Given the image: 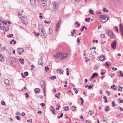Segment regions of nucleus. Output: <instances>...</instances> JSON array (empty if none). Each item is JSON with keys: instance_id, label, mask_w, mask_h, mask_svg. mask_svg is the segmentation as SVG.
I'll use <instances>...</instances> for the list:
<instances>
[{"instance_id": "nucleus-1", "label": "nucleus", "mask_w": 123, "mask_h": 123, "mask_svg": "<svg viewBox=\"0 0 123 123\" xmlns=\"http://www.w3.org/2000/svg\"><path fill=\"white\" fill-rule=\"evenodd\" d=\"M2 24L0 25V27L2 29L5 31H6L8 30L6 29L7 27L6 23L5 21L3 20L2 21Z\"/></svg>"}, {"instance_id": "nucleus-2", "label": "nucleus", "mask_w": 123, "mask_h": 123, "mask_svg": "<svg viewBox=\"0 0 123 123\" xmlns=\"http://www.w3.org/2000/svg\"><path fill=\"white\" fill-rule=\"evenodd\" d=\"M62 53L61 52L57 53L56 55L54 56V57L58 59L62 60Z\"/></svg>"}, {"instance_id": "nucleus-3", "label": "nucleus", "mask_w": 123, "mask_h": 123, "mask_svg": "<svg viewBox=\"0 0 123 123\" xmlns=\"http://www.w3.org/2000/svg\"><path fill=\"white\" fill-rule=\"evenodd\" d=\"M106 32L109 36L112 38H114L115 36L113 35V32L110 30H106Z\"/></svg>"}, {"instance_id": "nucleus-4", "label": "nucleus", "mask_w": 123, "mask_h": 123, "mask_svg": "<svg viewBox=\"0 0 123 123\" xmlns=\"http://www.w3.org/2000/svg\"><path fill=\"white\" fill-rule=\"evenodd\" d=\"M40 84L43 89V92H44L45 95V82L44 80H41L40 82Z\"/></svg>"}, {"instance_id": "nucleus-5", "label": "nucleus", "mask_w": 123, "mask_h": 123, "mask_svg": "<svg viewBox=\"0 0 123 123\" xmlns=\"http://www.w3.org/2000/svg\"><path fill=\"white\" fill-rule=\"evenodd\" d=\"M52 4L53 6V10L55 12L56 11V9L58 6V3L56 2H54L52 3Z\"/></svg>"}, {"instance_id": "nucleus-6", "label": "nucleus", "mask_w": 123, "mask_h": 123, "mask_svg": "<svg viewBox=\"0 0 123 123\" xmlns=\"http://www.w3.org/2000/svg\"><path fill=\"white\" fill-rule=\"evenodd\" d=\"M40 34L43 38H45L46 37V34L44 30H43V31H41Z\"/></svg>"}, {"instance_id": "nucleus-7", "label": "nucleus", "mask_w": 123, "mask_h": 123, "mask_svg": "<svg viewBox=\"0 0 123 123\" xmlns=\"http://www.w3.org/2000/svg\"><path fill=\"white\" fill-rule=\"evenodd\" d=\"M117 44V41L115 40H114L112 41L111 43V46L113 49L115 48Z\"/></svg>"}, {"instance_id": "nucleus-8", "label": "nucleus", "mask_w": 123, "mask_h": 123, "mask_svg": "<svg viewBox=\"0 0 123 123\" xmlns=\"http://www.w3.org/2000/svg\"><path fill=\"white\" fill-rule=\"evenodd\" d=\"M17 51L18 54L19 55H21L23 53L24 51L23 49L21 48H18L17 49Z\"/></svg>"}, {"instance_id": "nucleus-9", "label": "nucleus", "mask_w": 123, "mask_h": 123, "mask_svg": "<svg viewBox=\"0 0 123 123\" xmlns=\"http://www.w3.org/2000/svg\"><path fill=\"white\" fill-rule=\"evenodd\" d=\"M43 59L42 56H41L40 58L39 59L38 62V64L39 65H41V66H43V63L42 62V60Z\"/></svg>"}, {"instance_id": "nucleus-10", "label": "nucleus", "mask_w": 123, "mask_h": 123, "mask_svg": "<svg viewBox=\"0 0 123 123\" xmlns=\"http://www.w3.org/2000/svg\"><path fill=\"white\" fill-rule=\"evenodd\" d=\"M38 29L40 31H43V30H44V29L43 28V27L42 25L41 24H40L38 25Z\"/></svg>"}, {"instance_id": "nucleus-11", "label": "nucleus", "mask_w": 123, "mask_h": 123, "mask_svg": "<svg viewBox=\"0 0 123 123\" xmlns=\"http://www.w3.org/2000/svg\"><path fill=\"white\" fill-rule=\"evenodd\" d=\"M115 5L117 6H119L120 5V0H114Z\"/></svg>"}, {"instance_id": "nucleus-12", "label": "nucleus", "mask_w": 123, "mask_h": 123, "mask_svg": "<svg viewBox=\"0 0 123 123\" xmlns=\"http://www.w3.org/2000/svg\"><path fill=\"white\" fill-rule=\"evenodd\" d=\"M106 16L105 15H101L100 17V19L101 21H102L103 19L105 20Z\"/></svg>"}, {"instance_id": "nucleus-13", "label": "nucleus", "mask_w": 123, "mask_h": 123, "mask_svg": "<svg viewBox=\"0 0 123 123\" xmlns=\"http://www.w3.org/2000/svg\"><path fill=\"white\" fill-rule=\"evenodd\" d=\"M50 108L51 109V111L52 112V113L54 115L56 114V111H55V109L52 106L50 107Z\"/></svg>"}, {"instance_id": "nucleus-14", "label": "nucleus", "mask_w": 123, "mask_h": 123, "mask_svg": "<svg viewBox=\"0 0 123 123\" xmlns=\"http://www.w3.org/2000/svg\"><path fill=\"white\" fill-rule=\"evenodd\" d=\"M98 59L101 61H102L105 60V57L104 55H102L100 56Z\"/></svg>"}, {"instance_id": "nucleus-15", "label": "nucleus", "mask_w": 123, "mask_h": 123, "mask_svg": "<svg viewBox=\"0 0 123 123\" xmlns=\"http://www.w3.org/2000/svg\"><path fill=\"white\" fill-rule=\"evenodd\" d=\"M60 23V22H58L56 24V28L55 29V31L56 32H57V30L58 29V28H59V25H59Z\"/></svg>"}, {"instance_id": "nucleus-16", "label": "nucleus", "mask_w": 123, "mask_h": 123, "mask_svg": "<svg viewBox=\"0 0 123 123\" xmlns=\"http://www.w3.org/2000/svg\"><path fill=\"white\" fill-rule=\"evenodd\" d=\"M4 83L6 84L9 86L10 85L9 81L8 79H6L4 81Z\"/></svg>"}, {"instance_id": "nucleus-17", "label": "nucleus", "mask_w": 123, "mask_h": 123, "mask_svg": "<svg viewBox=\"0 0 123 123\" xmlns=\"http://www.w3.org/2000/svg\"><path fill=\"white\" fill-rule=\"evenodd\" d=\"M117 74L119 77H121L122 76L123 77V74L122 73L121 71H120Z\"/></svg>"}, {"instance_id": "nucleus-18", "label": "nucleus", "mask_w": 123, "mask_h": 123, "mask_svg": "<svg viewBox=\"0 0 123 123\" xmlns=\"http://www.w3.org/2000/svg\"><path fill=\"white\" fill-rule=\"evenodd\" d=\"M20 17V18H21V20H23V21H22V22L25 25H26L27 24V22L25 21L24 20H23L24 18V17Z\"/></svg>"}, {"instance_id": "nucleus-19", "label": "nucleus", "mask_w": 123, "mask_h": 123, "mask_svg": "<svg viewBox=\"0 0 123 123\" xmlns=\"http://www.w3.org/2000/svg\"><path fill=\"white\" fill-rule=\"evenodd\" d=\"M62 59H63L64 58H66L68 56V54L67 53L63 54H62Z\"/></svg>"}, {"instance_id": "nucleus-20", "label": "nucleus", "mask_w": 123, "mask_h": 123, "mask_svg": "<svg viewBox=\"0 0 123 123\" xmlns=\"http://www.w3.org/2000/svg\"><path fill=\"white\" fill-rule=\"evenodd\" d=\"M69 107L68 106H67L66 107V106H64L63 107V109L64 111H67L69 109Z\"/></svg>"}, {"instance_id": "nucleus-21", "label": "nucleus", "mask_w": 123, "mask_h": 123, "mask_svg": "<svg viewBox=\"0 0 123 123\" xmlns=\"http://www.w3.org/2000/svg\"><path fill=\"white\" fill-rule=\"evenodd\" d=\"M24 60V59H21L20 58H19L18 59L19 61L22 64H24V62L23 61Z\"/></svg>"}, {"instance_id": "nucleus-22", "label": "nucleus", "mask_w": 123, "mask_h": 123, "mask_svg": "<svg viewBox=\"0 0 123 123\" xmlns=\"http://www.w3.org/2000/svg\"><path fill=\"white\" fill-rule=\"evenodd\" d=\"M34 91L36 93H39L40 92V89L38 88H36L35 89Z\"/></svg>"}, {"instance_id": "nucleus-23", "label": "nucleus", "mask_w": 123, "mask_h": 123, "mask_svg": "<svg viewBox=\"0 0 123 123\" xmlns=\"http://www.w3.org/2000/svg\"><path fill=\"white\" fill-rule=\"evenodd\" d=\"M109 108V106L108 105H107L105 107L106 109L105 110V111H107L110 110V109Z\"/></svg>"}, {"instance_id": "nucleus-24", "label": "nucleus", "mask_w": 123, "mask_h": 123, "mask_svg": "<svg viewBox=\"0 0 123 123\" xmlns=\"http://www.w3.org/2000/svg\"><path fill=\"white\" fill-rule=\"evenodd\" d=\"M58 70L60 71V72H61V74H63V70L61 69V68H60L59 69L57 70V71H58Z\"/></svg>"}, {"instance_id": "nucleus-25", "label": "nucleus", "mask_w": 123, "mask_h": 123, "mask_svg": "<svg viewBox=\"0 0 123 123\" xmlns=\"http://www.w3.org/2000/svg\"><path fill=\"white\" fill-rule=\"evenodd\" d=\"M76 108V107L74 106H72L71 108L72 110L73 111H74L75 110Z\"/></svg>"}, {"instance_id": "nucleus-26", "label": "nucleus", "mask_w": 123, "mask_h": 123, "mask_svg": "<svg viewBox=\"0 0 123 123\" xmlns=\"http://www.w3.org/2000/svg\"><path fill=\"white\" fill-rule=\"evenodd\" d=\"M90 18H86L85 19V21L86 22H89L90 20Z\"/></svg>"}, {"instance_id": "nucleus-27", "label": "nucleus", "mask_w": 123, "mask_h": 123, "mask_svg": "<svg viewBox=\"0 0 123 123\" xmlns=\"http://www.w3.org/2000/svg\"><path fill=\"white\" fill-rule=\"evenodd\" d=\"M49 32H48V33L49 34H50L52 32V29L50 28L49 29Z\"/></svg>"}, {"instance_id": "nucleus-28", "label": "nucleus", "mask_w": 123, "mask_h": 123, "mask_svg": "<svg viewBox=\"0 0 123 123\" xmlns=\"http://www.w3.org/2000/svg\"><path fill=\"white\" fill-rule=\"evenodd\" d=\"M36 2V0H31L30 2L32 4H33L35 3Z\"/></svg>"}, {"instance_id": "nucleus-29", "label": "nucleus", "mask_w": 123, "mask_h": 123, "mask_svg": "<svg viewBox=\"0 0 123 123\" xmlns=\"http://www.w3.org/2000/svg\"><path fill=\"white\" fill-rule=\"evenodd\" d=\"M56 77L55 76H53L52 77H51L50 79L52 80H54V79H56Z\"/></svg>"}, {"instance_id": "nucleus-30", "label": "nucleus", "mask_w": 123, "mask_h": 123, "mask_svg": "<svg viewBox=\"0 0 123 123\" xmlns=\"http://www.w3.org/2000/svg\"><path fill=\"white\" fill-rule=\"evenodd\" d=\"M4 58L3 56L0 59V61L2 62H3L4 61Z\"/></svg>"}, {"instance_id": "nucleus-31", "label": "nucleus", "mask_w": 123, "mask_h": 123, "mask_svg": "<svg viewBox=\"0 0 123 123\" xmlns=\"http://www.w3.org/2000/svg\"><path fill=\"white\" fill-rule=\"evenodd\" d=\"M63 116V113H62L59 116H58L57 117V118L58 119H59L60 118L62 117Z\"/></svg>"}, {"instance_id": "nucleus-32", "label": "nucleus", "mask_w": 123, "mask_h": 123, "mask_svg": "<svg viewBox=\"0 0 123 123\" xmlns=\"http://www.w3.org/2000/svg\"><path fill=\"white\" fill-rule=\"evenodd\" d=\"M115 100H114L112 102V106L113 107H114L116 105V104L115 103Z\"/></svg>"}, {"instance_id": "nucleus-33", "label": "nucleus", "mask_w": 123, "mask_h": 123, "mask_svg": "<svg viewBox=\"0 0 123 123\" xmlns=\"http://www.w3.org/2000/svg\"><path fill=\"white\" fill-rule=\"evenodd\" d=\"M45 70L46 72H47L48 71H49V68L47 66H46V67H45Z\"/></svg>"}, {"instance_id": "nucleus-34", "label": "nucleus", "mask_w": 123, "mask_h": 123, "mask_svg": "<svg viewBox=\"0 0 123 123\" xmlns=\"http://www.w3.org/2000/svg\"><path fill=\"white\" fill-rule=\"evenodd\" d=\"M44 22L45 23H47L49 25L50 24V22L49 21H47L45 20L44 21Z\"/></svg>"}, {"instance_id": "nucleus-35", "label": "nucleus", "mask_w": 123, "mask_h": 123, "mask_svg": "<svg viewBox=\"0 0 123 123\" xmlns=\"http://www.w3.org/2000/svg\"><path fill=\"white\" fill-rule=\"evenodd\" d=\"M13 36V34H10L9 35H8L7 36V37H8L10 38L11 37H12Z\"/></svg>"}, {"instance_id": "nucleus-36", "label": "nucleus", "mask_w": 123, "mask_h": 123, "mask_svg": "<svg viewBox=\"0 0 123 123\" xmlns=\"http://www.w3.org/2000/svg\"><path fill=\"white\" fill-rule=\"evenodd\" d=\"M92 75L93 76H94V77H97V76H98V74H97L96 73H93V74H92Z\"/></svg>"}, {"instance_id": "nucleus-37", "label": "nucleus", "mask_w": 123, "mask_h": 123, "mask_svg": "<svg viewBox=\"0 0 123 123\" xmlns=\"http://www.w3.org/2000/svg\"><path fill=\"white\" fill-rule=\"evenodd\" d=\"M24 74L25 76H27L28 75V73L27 72H25Z\"/></svg>"}, {"instance_id": "nucleus-38", "label": "nucleus", "mask_w": 123, "mask_h": 123, "mask_svg": "<svg viewBox=\"0 0 123 123\" xmlns=\"http://www.w3.org/2000/svg\"><path fill=\"white\" fill-rule=\"evenodd\" d=\"M85 59L86 60L85 61V62H87L88 61L90 60L89 59L87 58V57H85Z\"/></svg>"}, {"instance_id": "nucleus-39", "label": "nucleus", "mask_w": 123, "mask_h": 123, "mask_svg": "<svg viewBox=\"0 0 123 123\" xmlns=\"http://www.w3.org/2000/svg\"><path fill=\"white\" fill-rule=\"evenodd\" d=\"M40 2L42 3L43 4H44L46 2V1L44 0H40Z\"/></svg>"}, {"instance_id": "nucleus-40", "label": "nucleus", "mask_w": 123, "mask_h": 123, "mask_svg": "<svg viewBox=\"0 0 123 123\" xmlns=\"http://www.w3.org/2000/svg\"><path fill=\"white\" fill-rule=\"evenodd\" d=\"M93 86L92 85H90L88 86V88L89 89H90L92 88Z\"/></svg>"}, {"instance_id": "nucleus-41", "label": "nucleus", "mask_w": 123, "mask_h": 123, "mask_svg": "<svg viewBox=\"0 0 123 123\" xmlns=\"http://www.w3.org/2000/svg\"><path fill=\"white\" fill-rule=\"evenodd\" d=\"M89 12L90 14H93V11L92 9H90L89 10Z\"/></svg>"}, {"instance_id": "nucleus-42", "label": "nucleus", "mask_w": 123, "mask_h": 123, "mask_svg": "<svg viewBox=\"0 0 123 123\" xmlns=\"http://www.w3.org/2000/svg\"><path fill=\"white\" fill-rule=\"evenodd\" d=\"M27 122H30V123H32V119H30L29 120H27Z\"/></svg>"}, {"instance_id": "nucleus-43", "label": "nucleus", "mask_w": 123, "mask_h": 123, "mask_svg": "<svg viewBox=\"0 0 123 123\" xmlns=\"http://www.w3.org/2000/svg\"><path fill=\"white\" fill-rule=\"evenodd\" d=\"M16 118L18 120H20V117L19 116H16Z\"/></svg>"}, {"instance_id": "nucleus-44", "label": "nucleus", "mask_w": 123, "mask_h": 123, "mask_svg": "<svg viewBox=\"0 0 123 123\" xmlns=\"http://www.w3.org/2000/svg\"><path fill=\"white\" fill-rule=\"evenodd\" d=\"M1 104L2 105H5V102L3 101H1Z\"/></svg>"}, {"instance_id": "nucleus-45", "label": "nucleus", "mask_w": 123, "mask_h": 123, "mask_svg": "<svg viewBox=\"0 0 123 123\" xmlns=\"http://www.w3.org/2000/svg\"><path fill=\"white\" fill-rule=\"evenodd\" d=\"M92 49H96V47L93 46L92 48H90V50H92Z\"/></svg>"}, {"instance_id": "nucleus-46", "label": "nucleus", "mask_w": 123, "mask_h": 123, "mask_svg": "<svg viewBox=\"0 0 123 123\" xmlns=\"http://www.w3.org/2000/svg\"><path fill=\"white\" fill-rule=\"evenodd\" d=\"M118 109L122 111H123V109L120 106H119L118 107Z\"/></svg>"}, {"instance_id": "nucleus-47", "label": "nucleus", "mask_w": 123, "mask_h": 123, "mask_svg": "<svg viewBox=\"0 0 123 123\" xmlns=\"http://www.w3.org/2000/svg\"><path fill=\"white\" fill-rule=\"evenodd\" d=\"M89 112H90V113H89L90 115L91 116L92 115V110H89Z\"/></svg>"}, {"instance_id": "nucleus-48", "label": "nucleus", "mask_w": 123, "mask_h": 123, "mask_svg": "<svg viewBox=\"0 0 123 123\" xmlns=\"http://www.w3.org/2000/svg\"><path fill=\"white\" fill-rule=\"evenodd\" d=\"M25 115V113L24 112H22L21 113V115L22 116H24Z\"/></svg>"}, {"instance_id": "nucleus-49", "label": "nucleus", "mask_w": 123, "mask_h": 123, "mask_svg": "<svg viewBox=\"0 0 123 123\" xmlns=\"http://www.w3.org/2000/svg\"><path fill=\"white\" fill-rule=\"evenodd\" d=\"M106 92L108 93L107 94L108 96H109L111 95V93L109 91H106Z\"/></svg>"}, {"instance_id": "nucleus-50", "label": "nucleus", "mask_w": 123, "mask_h": 123, "mask_svg": "<svg viewBox=\"0 0 123 123\" xmlns=\"http://www.w3.org/2000/svg\"><path fill=\"white\" fill-rule=\"evenodd\" d=\"M109 19V17H108L107 18V19L106 21H103L101 20V22H103V23H104V22H106Z\"/></svg>"}, {"instance_id": "nucleus-51", "label": "nucleus", "mask_w": 123, "mask_h": 123, "mask_svg": "<svg viewBox=\"0 0 123 123\" xmlns=\"http://www.w3.org/2000/svg\"><path fill=\"white\" fill-rule=\"evenodd\" d=\"M25 95H26V98H28L29 97V96L28 94V93H25Z\"/></svg>"}, {"instance_id": "nucleus-52", "label": "nucleus", "mask_w": 123, "mask_h": 123, "mask_svg": "<svg viewBox=\"0 0 123 123\" xmlns=\"http://www.w3.org/2000/svg\"><path fill=\"white\" fill-rule=\"evenodd\" d=\"M12 42H13L14 44H15L16 43V41H15L14 39H12Z\"/></svg>"}, {"instance_id": "nucleus-53", "label": "nucleus", "mask_w": 123, "mask_h": 123, "mask_svg": "<svg viewBox=\"0 0 123 123\" xmlns=\"http://www.w3.org/2000/svg\"><path fill=\"white\" fill-rule=\"evenodd\" d=\"M37 113L38 114L40 113V114H41L42 113V112L40 111H39L37 112Z\"/></svg>"}, {"instance_id": "nucleus-54", "label": "nucleus", "mask_w": 123, "mask_h": 123, "mask_svg": "<svg viewBox=\"0 0 123 123\" xmlns=\"http://www.w3.org/2000/svg\"><path fill=\"white\" fill-rule=\"evenodd\" d=\"M85 26H83V27L82 28V29H81V31H83L84 29V28H85Z\"/></svg>"}, {"instance_id": "nucleus-55", "label": "nucleus", "mask_w": 123, "mask_h": 123, "mask_svg": "<svg viewBox=\"0 0 123 123\" xmlns=\"http://www.w3.org/2000/svg\"><path fill=\"white\" fill-rule=\"evenodd\" d=\"M115 28L116 29V31L117 32H118V30L117 27L115 26Z\"/></svg>"}, {"instance_id": "nucleus-56", "label": "nucleus", "mask_w": 123, "mask_h": 123, "mask_svg": "<svg viewBox=\"0 0 123 123\" xmlns=\"http://www.w3.org/2000/svg\"><path fill=\"white\" fill-rule=\"evenodd\" d=\"M101 37L102 38H104L105 37V35L104 34H102L101 35Z\"/></svg>"}, {"instance_id": "nucleus-57", "label": "nucleus", "mask_w": 123, "mask_h": 123, "mask_svg": "<svg viewBox=\"0 0 123 123\" xmlns=\"http://www.w3.org/2000/svg\"><path fill=\"white\" fill-rule=\"evenodd\" d=\"M40 105L41 106H44L45 105V104L44 103H42L40 104Z\"/></svg>"}, {"instance_id": "nucleus-58", "label": "nucleus", "mask_w": 123, "mask_h": 123, "mask_svg": "<svg viewBox=\"0 0 123 123\" xmlns=\"http://www.w3.org/2000/svg\"><path fill=\"white\" fill-rule=\"evenodd\" d=\"M106 8L105 7H104L103 9V12H105V10L106 9Z\"/></svg>"}, {"instance_id": "nucleus-59", "label": "nucleus", "mask_w": 123, "mask_h": 123, "mask_svg": "<svg viewBox=\"0 0 123 123\" xmlns=\"http://www.w3.org/2000/svg\"><path fill=\"white\" fill-rule=\"evenodd\" d=\"M55 97L57 98L58 99H59L60 98V97L58 96L56 94L55 95Z\"/></svg>"}, {"instance_id": "nucleus-60", "label": "nucleus", "mask_w": 123, "mask_h": 123, "mask_svg": "<svg viewBox=\"0 0 123 123\" xmlns=\"http://www.w3.org/2000/svg\"><path fill=\"white\" fill-rule=\"evenodd\" d=\"M105 65H106L107 67H109V64L107 62H106L105 64Z\"/></svg>"}, {"instance_id": "nucleus-61", "label": "nucleus", "mask_w": 123, "mask_h": 123, "mask_svg": "<svg viewBox=\"0 0 123 123\" xmlns=\"http://www.w3.org/2000/svg\"><path fill=\"white\" fill-rule=\"evenodd\" d=\"M80 40L79 39V38H77V43H78L80 42Z\"/></svg>"}, {"instance_id": "nucleus-62", "label": "nucleus", "mask_w": 123, "mask_h": 123, "mask_svg": "<svg viewBox=\"0 0 123 123\" xmlns=\"http://www.w3.org/2000/svg\"><path fill=\"white\" fill-rule=\"evenodd\" d=\"M80 99L82 101V102H83L84 101L83 99L82 98H80Z\"/></svg>"}, {"instance_id": "nucleus-63", "label": "nucleus", "mask_w": 123, "mask_h": 123, "mask_svg": "<svg viewBox=\"0 0 123 123\" xmlns=\"http://www.w3.org/2000/svg\"><path fill=\"white\" fill-rule=\"evenodd\" d=\"M39 35V33H37V34H35V36H38Z\"/></svg>"}, {"instance_id": "nucleus-64", "label": "nucleus", "mask_w": 123, "mask_h": 123, "mask_svg": "<svg viewBox=\"0 0 123 123\" xmlns=\"http://www.w3.org/2000/svg\"><path fill=\"white\" fill-rule=\"evenodd\" d=\"M119 103H123V100H120L119 102Z\"/></svg>"}]
</instances>
